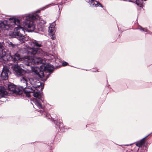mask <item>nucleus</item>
Instances as JSON below:
<instances>
[{
    "label": "nucleus",
    "mask_w": 152,
    "mask_h": 152,
    "mask_svg": "<svg viewBox=\"0 0 152 152\" xmlns=\"http://www.w3.org/2000/svg\"><path fill=\"white\" fill-rule=\"evenodd\" d=\"M31 69L34 72L33 75L30 77H28V79L32 87H28V90H24L26 96L29 97L33 95L38 99L42 100V93L39 91L37 88L41 85V83L38 80L39 78H42L44 77L43 71L37 67H31Z\"/></svg>",
    "instance_id": "f257e3e1"
},
{
    "label": "nucleus",
    "mask_w": 152,
    "mask_h": 152,
    "mask_svg": "<svg viewBox=\"0 0 152 152\" xmlns=\"http://www.w3.org/2000/svg\"><path fill=\"white\" fill-rule=\"evenodd\" d=\"M29 44L33 48H30L28 53H31V56H27L24 57V63L28 66L32 64H39L44 63V60L39 56L44 55V52L41 49L34 48L33 47H39L42 46V43L39 41L33 40L29 42Z\"/></svg>",
    "instance_id": "f03ea898"
},
{
    "label": "nucleus",
    "mask_w": 152,
    "mask_h": 152,
    "mask_svg": "<svg viewBox=\"0 0 152 152\" xmlns=\"http://www.w3.org/2000/svg\"><path fill=\"white\" fill-rule=\"evenodd\" d=\"M20 21L18 19H15L13 20V22H11L9 25H8L6 20L1 21L0 23V27L2 30H8L9 29L11 30L15 27L14 29V32L13 34L15 35V37L18 39L21 42H23L25 40L24 36L20 33L21 31H24V28L19 26Z\"/></svg>",
    "instance_id": "7ed1b4c3"
},
{
    "label": "nucleus",
    "mask_w": 152,
    "mask_h": 152,
    "mask_svg": "<svg viewBox=\"0 0 152 152\" xmlns=\"http://www.w3.org/2000/svg\"><path fill=\"white\" fill-rule=\"evenodd\" d=\"M37 16L32 14H27L24 17L25 21L23 22V25L28 32H32L35 31L37 28V26L34 24L33 20L37 19Z\"/></svg>",
    "instance_id": "20e7f679"
},
{
    "label": "nucleus",
    "mask_w": 152,
    "mask_h": 152,
    "mask_svg": "<svg viewBox=\"0 0 152 152\" xmlns=\"http://www.w3.org/2000/svg\"><path fill=\"white\" fill-rule=\"evenodd\" d=\"M39 100V99L37 100V99H35L34 101V102L35 105L37 107H38L39 108V109H41V110H39V111L43 115L44 114V115H45V116L46 117L50 116L48 118H50L51 116H50V114L44 111V110L43 109L42 106Z\"/></svg>",
    "instance_id": "39448f33"
},
{
    "label": "nucleus",
    "mask_w": 152,
    "mask_h": 152,
    "mask_svg": "<svg viewBox=\"0 0 152 152\" xmlns=\"http://www.w3.org/2000/svg\"><path fill=\"white\" fill-rule=\"evenodd\" d=\"M1 59H2L3 60L6 61V59L9 60L10 57H11V53L9 50L6 49H3L0 52Z\"/></svg>",
    "instance_id": "423d86ee"
},
{
    "label": "nucleus",
    "mask_w": 152,
    "mask_h": 152,
    "mask_svg": "<svg viewBox=\"0 0 152 152\" xmlns=\"http://www.w3.org/2000/svg\"><path fill=\"white\" fill-rule=\"evenodd\" d=\"M10 72L7 67L4 66L1 74V78L3 80H6L8 78V74Z\"/></svg>",
    "instance_id": "0eeeda50"
},
{
    "label": "nucleus",
    "mask_w": 152,
    "mask_h": 152,
    "mask_svg": "<svg viewBox=\"0 0 152 152\" xmlns=\"http://www.w3.org/2000/svg\"><path fill=\"white\" fill-rule=\"evenodd\" d=\"M37 28L39 31H43L44 29V24L46 23L45 21L43 20L39 19L37 20Z\"/></svg>",
    "instance_id": "6e6552de"
},
{
    "label": "nucleus",
    "mask_w": 152,
    "mask_h": 152,
    "mask_svg": "<svg viewBox=\"0 0 152 152\" xmlns=\"http://www.w3.org/2000/svg\"><path fill=\"white\" fill-rule=\"evenodd\" d=\"M13 70L16 72L18 75L20 76L23 75L24 72L23 70L21 69L18 64H15L13 66Z\"/></svg>",
    "instance_id": "1a4fd4ad"
},
{
    "label": "nucleus",
    "mask_w": 152,
    "mask_h": 152,
    "mask_svg": "<svg viewBox=\"0 0 152 152\" xmlns=\"http://www.w3.org/2000/svg\"><path fill=\"white\" fill-rule=\"evenodd\" d=\"M25 89H26V87L22 86H16L14 93L18 94H22L23 91L25 93L24 90ZM24 94H25V93Z\"/></svg>",
    "instance_id": "9d476101"
},
{
    "label": "nucleus",
    "mask_w": 152,
    "mask_h": 152,
    "mask_svg": "<svg viewBox=\"0 0 152 152\" xmlns=\"http://www.w3.org/2000/svg\"><path fill=\"white\" fill-rule=\"evenodd\" d=\"M27 76V74H26L24 76H23L20 78V80L21 83L23 84L22 86L26 87V89H27L28 90V87H27V80L26 78Z\"/></svg>",
    "instance_id": "9b49d317"
},
{
    "label": "nucleus",
    "mask_w": 152,
    "mask_h": 152,
    "mask_svg": "<svg viewBox=\"0 0 152 152\" xmlns=\"http://www.w3.org/2000/svg\"><path fill=\"white\" fill-rule=\"evenodd\" d=\"M48 31L49 34L51 38L53 39L55 37V35L54 34V33L55 32L54 26L53 25H50L49 27Z\"/></svg>",
    "instance_id": "f8f14e48"
},
{
    "label": "nucleus",
    "mask_w": 152,
    "mask_h": 152,
    "mask_svg": "<svg viewBox=\"0 0 152 152\" xmlns=\"http://www.w3.org/2000/svg\"><path fill=\"white\" fill-rule=\"evenodd\" d=\"M21 59L20 55L18 53H16L12 56L11 54V57H10L9 60H11L14 62H17Z\"/></svg>",
    "instance_id": "ddd939ff"
},
{
    "label": "nucleus",
    "mask_w": 152,
    "mask_h": 152,
    "mask_svg": "<svg viewBox=\"0 0 152 152\" xmlns=\"http://www.w3.org/2000/svg\"><path fill=\"white\" fill-rule=\"evenodd\" d=\"M7 95V92L5 88L0 86V96L1 97H5Z\"/></svg>",
    "instance_id": "4468645a"
},
{
    "label": "nucleus",
    "mask_w": 152,
    "mask_h": 152,
    "mask_svg": "<svg viewBox=\"0 0 152 152\" xmlns=\"http://www.w3.org/2000/svg\"><path fill=\"white\" fill-rule=\"evenodd\" d=\"M45 69L47 70L49 72H51L53 70V66L50 64H48L45 66Z\"/></svg>",
    "instance_id": "2eb2a0df"
},
{
    "label": "nucleus",
    "mask_w": 152,
    "mask_h": 152,
    "mask_svg": "<svg viewBox=\"0 0 152 152\" xmlns=\"http://www.w3.org/2000/svg\"><path fill=\"white\" fill-rule=\"evenodd\" d=\"M16 86L13 84L8 85V89L9 91H11L12 93H14Z\"/></svg>",
    "instance_id": "dca6fc26"
},
{
    "label": "nucleus",
    "mask_w": 152,
    "mask_h": 152,
    "mask_svg": "<svg viewBox=\"0 0 152 152\" xmlns=\"http://www.w3.org/2000/svg\"><path fill=\"white\" fill-rule=\"evenodd\" d=\"M150 135V134H149L148 135H147L143 139H142L139 142H138L136 144V145L139 147L141 146L145 142V141H144V139L145 138L147 137Z\"/></svg>",
    "instance_id": "f3484780"
},
{
    "label": "nucleus",
    "mask_w": 152,
    "mask_h": 152,
    "mask_svg": "<svg viewBox=\"0 0 152 152\" xmlns=\"http://www.w3.org/2000/svg\"><path fill=\"white\" fill-rule=\"evenodd\" d=\"M143 1V0H136V4L140 7H142Z\"/></svg>",
    "instance_id": "a211bd4d"
},
{
    "label": "nucleus",
    "mask_w": 152,
    "mask_h": 152,
    "mask_svg": "<svg viewBox=\"0 0 152 152\" xmlns=\"http://www.w3.org/2000/svg\"><path fill=\"white\" fill-rule=\"evenodd\" d=\"M100 6L102 7V5L99 3L98 1H94V4L93 5V7H97L99 6Z\"/></svg>",
    "instance_id": "6ab92c4d"
},
{
    "label": "nucleus",
    "mask_w": 152,
    "mask_h": 152,
    "mask_svg": "<svg viewBox=\"0 0 152 152\" xmlns=\"http://www.w3.org/2000/svg\"><path fill=\"white\" fill-rule=\"evenodd\" d=\"M88 2L90 4V5L92 7L94 4V1H96L95 0H88Z\"/></svg>",
    "instance_id": "aec40b11"
},
{
    "label": "nucleus",
    "mask_w": 152,
    "mask_h": 152,
    "mask_svg": "<svg viewBox=\"0 0 152 152\" xmlns=\"http://www.w3.org/2000/svg\"><path fill=\"white\" fill-rule=\"evenodd\" d=\"M9 47H12V48H15L16 47H17V46L16 45H15L13 44L12 42H10L9 43Z\"/></svg>",
    "instance_id": "412c9836"
},
{
    "label": "nucleus",
    "mask_w": 152,
    "mask_h": 152,
    "mask_svg": "<svg viewBox=\"0 0 152 152\" xmlns=\"http://www.w3.org/2000/svg\"><path fill=\"white\" fill-rule=\"evenodd\" d=\"M139 29H140L142 31L148 32L147 29L146 28H143L141 26L139 27Z\"/></svg>",
    "instance_id": "4be33fe9"
},
{
    "label": "nucleus",
    "mask_w": 152,
    "mask_h": 152,
    "mask_svg": "<svg viewBox=\"0 0 152 152\" xmlns=\"http://www.w3.org/2000/svg\"><path fill=\"white\" fill-rule=\"evenodd\" d=\"M68 64V63L66 62H64L62 63V65L63 66H65L66 65Z\"/></svg>",
    "instance_id": "5701e85b"
},
{
    "label": "nucleus",
    "mask_w": 152,
    "mask_h": 152,
    "mask_svg": "<svg viewBox=\"0 0 152 152\" xmlns=\"http://www.w3.org/2000/svg\"><path fill=\"white\" fill-rule=\"evenodd\" d=\"M47 106L48 107L49 106H50V105H49V104H46Z\"/></svg>",
    "instance_id": "b1692460"
},
{
    "label": "nucleus",
    "mask_w": 152,
    "mask_h": 152,
    "mask_svg": "<svg viewBox=\"0 0 152 152\" xmlns=\"http://www.w3.org/2000/svg\"><path fill=\"white\" fill-rule=\"evenodd\" d=\"M58 124H59V123H58H58H57L56 125H58Z\"/></svg>",
    "instance_id": "393cba45"
},
{
    "label": "nucleus",
    "mask_w": 152,
    "mask_h": 152,
    "mask_svg": "<svg viewBox=\"0 0 152 152\" xmlns=\"http://www.w3.org/2000/svg\"><path fill=\"white\" fill-rule=\"evenodd\" d=\"M151 33V32H148V34H150Z\"/></svg>",
    "instance_id": "a878e982"
},
{
    "label": "nucleus",
    "mask_w": 152,
    "mask_h": 152,
    "mask_svg": "<svg viewBox=\"0 0 152 152\" xmlns=\"http://www.w3.org/2000/svg\"><path fill=\"white\" fill-rule=\"evenodd\" d=\"M60 125H62V124H61V123H60Z\"/></svg>",
    "instance_id": "bb28decb"
},
{
    "label": "nucleus",
    "mask_w": 152,
    "mask_h": 152,
    "mask_svg": "<svg viewBox=\"0 0 152 152\" xmlns=\"http://www.w3.org/2000/svg\"><path fill=\"white\" fill-rule=\"evenodd\" d=\"M129 1L132 2V1Z\"/></svg>",
    "instance_id": "cd10ccee"
},
{
    "label": "nucleus",
    "mask_w": 152,
    "mask_h": 152,
    "mask_svg": "<svg viewBox=\"0 0 152 152\" xmlns=\"http://www.w3.org/2000/svg\"><path fill=\"white\" fill-rule=\"evenodd\" d=\"M60 127H60V126H59V128H60Z\"/></svg>",
    "instance_id": "c85d7f7f"
}]
</instances>
